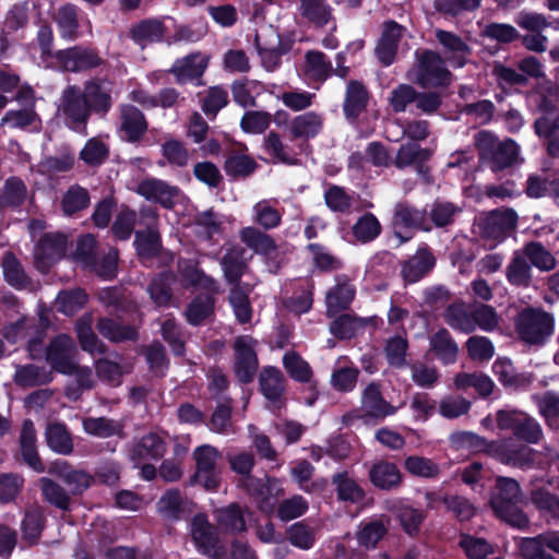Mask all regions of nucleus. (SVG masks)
<instances>
[{
  "mask_svg": "<svg viewBox=\"0 0 559 559\" xmlns=\"http://www.w3.org/2000/svg\"><path fill=\"white\" fill-rule=\"evenodd\" d=\"M522 499L523 492L518 480L504 476L496 477L489 499L490 507L499 519L518 528L528 525L527 515L519 507Z\"/></svg>",
  "mask_w": 559,
  "mask_h": 559,
  "instance_id": "f257e3e1",
  "label": "nucleus"
},
{
  "mask_svg": "<svg viewBox=\"0 0 559 559\" xmlns=\"http://www.w3.org/2000/svg\"><path fill=\"white\" fill-rule=\"evenodd\" d=\"M475 146L479 162L493 173L502 171L523 162L520 147L511 139L500 141L488 131H480L475 136Z\"/></svg>",
  "mask_w": 559,
  "mask_h": 559,
  "instance_id": "f03ea898",
  "label": "nucleus"
},
{
  "mask_svg": "<svg viewBox=\"0 0 559 559\" xmlns=\"http://www.w3.org/2000/svg\"><path fill=\"white\" fill-rule=\"evenodd\" d=\"M57 112L69 129L86 132L92 111L80 86L72 84L63 88Z\"/></svg>",
  "mask_w": 559,
  "mask_h": 559,
  "instance_id": "7ed1b4c3",
  "label": "nucleus"
},
{
  "mask_svg": "<svg viewBox=\"0 0 559 559\" xmlns=\"http://www.w3.org/2000/svg\"><path fill=\"white\" fill-rule=\"evenodd\" d=\"M519 337L530 345H542L554 332V318L548 312L526 308L515 319Z\"/></svg>",
  "mask_w": 559,
  "mask_h": 559,
  "instance_id": "20e7f679",
  "label": "nucleus"
},
{
  "mask_svg": "<svg viewBox=\"0 0 559 559\" xmlns=\"http://www.w3.org/2000/svg\"><path fill=\"white\" fill-rule=\"evenodd\" d=\"M391 225L394 237L397 238L399 245L408 242L412 234L406 235L411 230L430 231L431 225L425 210L417 209L408 201H399L394 204Z\"/></svg>",
  "mask_w": 559,
  "mask_h": 559,
  "instance_id": "39448f33",
  "label": "nucleus"
},
{
  "mask_svg": "<svg viewBox=\"0 0 559 559\" xmlns=\"http://www.w3.org/2000/svg\"><path fill=\"white\" fill-rule=\"evenodd\" d=\"M414 72L415 83L424 88L447 86L450 84L452 78L440 53L429 49L416 52Z\"/></svg>",
  "mask_w": 559,
  "mask_h": 559,
  "instance_id": "423d86ee",
  "label": "nucleus"
},
{
  "mask_svg": "<svg viewBox=\"0 0 559 559\" xmlns=\"http://www.w3.org/2000/svg\"><path fill=\"white\" fill-rule=\"evenodd\" d=\"M396 406L391 405L382 395L381 384L379 382H370L361 392L360 411L347 413L342 417L345 425L353 424L356 419H373L382 420L397 412Z\"/></svg>",
  "mask_w": 559,
  "mask_h": 559,
  "instance_id": "0eeeda50",
  "label": "nucleus"
},
{
  "mask_svg": "<svg viewBox=\"0 0 559 559\" xmlns=\"http://www.w3.org/2000/svg\"><path fill=\"white\" fill-rule=\"evenodd\" d=\"M56 67L62 72L84 73L100 68L107 61L92 47L76 45L53 53Z\"/></svg>",
  "mask_w": 559,
  "mask_h": 559,
  "instance_id": "6e6552de",
  "label": "nucleus"
},
{
  "mask_svg": "<svg viewBox=\"0 0 559 559\" xmlns=\"http://www.w3.org/2000/svg\"><path fill=\"white\" fill-rule=\"evenodd\" d=\"M192 457L195 462L193 481L206 490H216L221 483L222 452L211 444H202L193 450Z\"/></svg>",
  "mask_w": 559,
  "mask_h": 559,
  "instance_id": "1a4fd4ad",
  "label": "nucleus"
},
{
  "mask_svg": "<svg viewBox=\"0 0 559 559\" xmlns=\"http://www.w3.org/2000/svg\"><path fill=\"white\" fill-rule=\"evenodd\" d=\"M519 216L513 209H497L481 216L476 227L478 235L495 246L504 240L518 226Z\"/></svg>",
  "mask_w": 559,
  "mask_h": 559,
  "instance_id": "9d476101",
  "label": "nucleus"
},
{
  "mask_svg": "<svg viewBox=\"0 0 559 559\" xmlns=\"http://www.w3.org/2000/svg\"><path fill=\"white\" fill-rule=\"evenodd\" d=\"M45 324L35 318L22 317L5 328L4 336L9 342L16 343L27 340V350L32 359L41 354V344L45 337Z\"/></svg>",
  "mask_w": 559,
  "mask_h": 559,
  "instance_id": "9b49d317",
  "label": "nucleus"
},
{
  "mask_svg": "<svg viewBox=\"0 0 559 559\" xmlns=\"http://www.w3.org/2000/svg\"><path fill=\"white\" fill-rule=\"evenodd\" d=\"M255 346L257 341L249 335L238 336L234 341V372L238 381L241 383H251L257 376L259 359Z\"/></svg>",
  "mask_w": 559,
  "mask_h": 559,
  "instance_id": "f8f14e48",
  "label": "nucleus"
},
{
  "mask_svg": "<svg viewBox=\"0 0 559 559\" xmlns=\"http://www.w3.org/2000/svg\"><path fill=\"white\" fill-rule=\"evenodd\" d=\"M78 347L74 340L67 334L52 338L46 348V361L51 369L62 374H70L78 361Z\"/></svg>",
  "mask_w": 559,
  "mask_h": 559,
  "instance_id": "ddd939ff",
  "label": "nucleus"
},
{
  "mask_svg": "<svg viewBox=\"0 0 559 559\" xmlns=\"http://www.w3.org/2000/svg\"><path fill=\"white\" fill-rule=\"evenodd\" d=\"M68 239L60 233H47L34 248V263L40 272H47L66 253Z\"/></svg>",
  "mask_w": 559,
  "mask_h": 559,
  "instance_id": "4468645a",
  "label": "nucleus"
},
{
  "mask_svg": "<svg viewBox=\"0 0 559 559\" xmlns=\"http://www.w3.org/2000/svg\"><path fill=\"white\" fill-rule=\"evenodd\" d=\"M82 94L92 114L105 117L112 108V84L104 78H92L84 82Z\"/></svg>",
  "mask_w": 559,
  "mask_h": 559,
  "instance_id": "2eb2a0df",
  "label": "nucleus"
},
{
  "mask_svg": "<svg viewBox=\"0 0 559 559\" xmlns=\"http://www.w3.org/2000/svg\"><path fill=\"white\" fill-rule=\"evenodd\" d=\"M118 132L129 143L140 142L148 130L145 115L134 105L122 104L119 106Z\"/></svg>",
  "mask_w": 559,
  "mask_h": 559,
  "instance_id": "dca6fc26",
  "label": "nucleus"
},
{
  "mask_svg": "<svg viewBox=\"0 0 559 559\" xmlns=\"http://www.w3.org/2000/svg\"><path fill=\"white\" fill-rule=\"evenodd\" d=\"M141 219L145 223L146 229L135 233L136 251L141 259H151L158 254L162 243L159 233L156 228L157 214L153 210H142Z\"/></svg>",
  "mask_w": 559,
  "mask_h": 559,
  "instance_id": "f3484780",
  "label": "nucleus"
},
{
  "mask_svg": "<svg viewBox=\"0 0 559 559\" xmlns=\"http://www.w3.org/2000/svg\"><path fill=\"white\" fill-rule=\"evenodd\" d=\"M165 453L166 443L164 439L155 432H150L134 440L128 450L129 459L135 466H140L146 461L159 460Z\"/></svg>",
  "mask_w": 559,
  "mask_h": 559,
  "instance_id": "a211bd4d",
  "label": "nucleus"
},
{
  "mask_svg": "<svg viewBox=\"0 0 559 559\" xmlns=\"http://www.w3.org/2000/svg\"><path fill=\"white\" fill-rule=\"evenodd\" d=\"M436 265V257L431 249L424 245L414 255L402 263L401 275L405 283L414 284L429 274Z\"/></svg>",
  "mask_w": 559,
  "mask_h": 559,
  "instance_id": "6ab92c4d",
  "label": "nucleus"
},
{
  "mask_svg": "<svg viewBox=\"0 0 559 559\" xmlns=\"http://www.w3.org/2000/svg\"><path fill=\"white\" fill-rule=\"evenodd\" d=\"M356 295V288L352 280L345 274L335 276V285L331 287L325 295L326 313L329 317H335L341 311L347 309Z\"/></svg>",
  "mask_w": 559,
  "mask_h": 559,
  "instance_id": "aec40b11",
  "label": "nucleus"
},
{
  "mask_svg": "<svg viewBox=\"0 0 559 559\" xmlns=\"http://www.w3.org/2000/svg\"><path fill=\"white\" fill-rule=\"evenodd\" d=\"M37 436L34 423L31 419H24L19 437L20 454L23 462L36 473H44L46 466L39 456L37 450Z\"/></svg>",
  "mask_w": 559,
  "mask_h": 559,
  "instance_id": "412c9836",
  "label": "nucleus"
},
{
  "mask_svg": "<svg viewBox=\"0 0 559 559\" xmlns=\"http://www.w3.org/2000/svg\"><path fill=\"white\" fill-rule=\"evenodd\" d=\"M136 192L146 200L159 203L167 209H171L179 197L178 187L156 178L142 180L138 185Z\"/></svg>",
  "mask_w": 559,
  "mask_h": 559,
  "instance_id": "4be33fe9",
  "label": "nucleus"
},
{
  "mask_svg": "<svg viewBox=\"0 0 559 559\" xmlns=\"http://www.w3.org/2000/svg\"><path fill=\"white\" fill-rule=\"evenodd\" d=\"M435 36L443 48L445 60L452 67L461 68L466 64L472 49L459 35L444 29H436Z\"/></svg>",
  "mask_w": 559,
  "mask_h": 559,
  "instance_id": "5701e85b",
  "label": "nucleus"
},
{
  "mask_svg": "<svg viewBox=\"0 0 559 559\" xmlns=\"http://www.w3.org/2000/svg\"><path fill=\"white\" fill-rule=\"evenodd\" d=\"M495 457L502 464L527 468L534 464V450L511 440H498Z\"/></svg>",
  "mask_w": 559,
  "mask_h": 559,
  "instance_id": "b1692460",
  "label": "nucleus"
},
{
  "mask_svg": "<svg viewBox=\"0 0 559 559\" xmlns=\"http://www.w3.org/2000/svg\"><path fill=\"white\" fill-rule=\"evenodd\" d=\"M285 377L275 367H265L259 374L260 391L275 407H282L285 393Z\"/></svg>",
  "mask_w": 559,
  "mask_h": 559,
  "instance_id": "393cba45",
  "label": "nucleus"
},
{
  "mask_svg": "<svg viewBox=\"0 0 559 559\" xmlns=\"http://www.w3.org/2000/svg\"><path fill=\"white\" fill-rule=\"evenodd\" d=\"M429 350L443 365H452L459 357V345L445 328L438 329L429 336Z\"/></svg>",
  "mask_w": 559,
  "mask_h": 559,
  "instance_id": "a878e982",
  "label": "nucleus"
},
{
  "mask_svg": "<svg viewBox=\"0 0 559 559\" xmlns=\"http://www.w3.org/2000/svg\"><path fill=\"white\" fill-rule=\"evenodd\" d=\"M403 31V26L394 21L383 24L382 35L376 48L377 57L383 66H390L394 61Z\"/></svg>",
  "mask_w": 559,
  "mask_h": 559,
  "instance_id": "bb28decb",
  "label": "nucleus"
},
{
  "mask_svg": "<svg viewBox=\"0 0 559 559\" xmlns=\"http://www.w3.org/2000/svg\"><path fill=\"white\" fill-rule=\"evenodd\" d=\"M246 250L240 246L229 247L221 260L225 281L230 285H241L240 280L248 271V263L245 259Z\"/></svg>",
  "mask_w": 559,
  "mask_h": 559,
  "instance_id": "cd10ccee",
  "label": "nucleus"
},
{
  "mask_svg": "<svg viewBox=\"0 0 559 559\" xmlns=\"http://www.w3.org/2000/svg\"><path fill=\"white\" fill-rule=\"evenodd\" d=\"M206 67L207 58L200 52H195L177 59L169 69V73L175 75L179 84H182L187 81L200 79Z\"/></svg>",
  "mask_w": 559,
  "mask_h": 559,
  "instance_id": "c85d7f7f",
  "label": "nucleus"
},
{
  "mask_svg": "<svg viewBox=\"0 0 559 559\" xmlns=\"http://www.w3.org/2000/svg\"><path fill=\"white\" fill-rule=\"evenodd\" d=\"M371 484L382 490H393L403 483V475L395 463L378 461L369 469Z\"/></svg>",
  "mask_w": 559,
  "mask_h": 559,
  "instance_id": "c756f323",
  "label": "nucleus"
},
{
  "mask_svg": "<svg viewBox=\"0 0 559 559\" xmlns=\"http://www.w3.org/2000/svg\"><path fill=\"white\" fill-rule=\"evenodd\" d=\"M323 128V117L314 111H308L294 117L288 127L292 140L308 141L317 136Z\"/></svg>",
  "mask_w": 559,
  "mask_h": 559,
  "instance_id": "7c9ffc66",
  "label": "nucleus"
},
{
  "mask_svg": "<svg viewBox=\"0 0 559 559\" xmlns=\"http://www.w3.org/2000/svg\"><path fill=\"white\" fill-rule=\"evenodd\" d=\"M53 380L52 370L34 364L16 365L13 376L14 383L23 389L43 386Z\"/></svg>",
  "mask_w": 559,
  "mask_h": 559,
  "instance_id": "2f4dec72",
  "label": "nucleus"
},
{
  "mask_svg": "<svg viewBox=\"0 0 559 559\" xmlns=\"http://www.w3.org/2000/svg\"><path fill=\"white\" fill-rule=\"evenodd\" d=\"M166 27L160 20L145 19L133 24L129 29V36L141 48L162 41Z\"/></svg>",
  "mask_w": 559,
  "mask_h": 559,
  "instance_id": "473e14b6",
  "label": "nucleus"
},
{
  "mask_svg": "<svg viewBox=\"0 0 559 559\" xmlns=\"http://www.w3.org/2000/svg\"><path fill=\"white\" fill-rule=\"evenodd\" d=\"M240 241L257 254L269 255L277 250L274 238L258 226H247L239 230Z\"/></svg>",
  "mask_w": 559,
  "mask_h": 559,
  "instance_id": "72a5a7b5",
  "label": "nucleus"
},
{
  "mask_svg": "<svg viewBox=\"0 0 559 559\" xmlns=\"http://www.w3.org/2000/svg\"><path fill=\"white\" fill-rule=\"evenodd\" d=\"M331 481L338 500L352 504H359L365 500V490L347 471L335 473Z\"/></svg>",
  "mask_w": 559,
  "mask_h": 559,
  "instance_id": "f704fd0d",
  "label": "nucleus"
},
{
  "mask_svg": "<svg viewBox=\"0 0 559 559\" xmlns=\"http://www.w3.org/2000/svg\"><path fill=\"white\" fill-rule=\"evenodd\" d=\"M191 535L199 548L205 555H212L217 542L215 527L205 514H197L191 521Z\"/></svg>",
  "mask_w": 559,
  "mask_h": 559,
  "instance_id": "c9c22d12",
  "label": "nucleus"
},
{
  "mask_svg": "<svg viewBox=\"0 0 559 559\" xmlns=\"http://www.w3.org/2000/svg\"><path fill=\"white\" fill-rule=\"evenodd\" d=\"M175 281L176 276L171 272H162L150 281L146 292L156 307L166 308L173 305L171 285Z\"/></svg>",
  "mask_w": 559,
  "mask_h": 559,
  "instance_id": "e433bc0d",
  "label": "nucleus"
},
{
  "mask_svg": "<svg viewBox=\"0 0 559 559\" xmlns=\"http://www.w3.org/2000/svg\"><path fill=\"white\" fill-rule=\"evenodd\" d=\"M28 190L24 181L17 177L8 178L0 190V211H14L26 201Z\"/></svg>",
  "mask_w": 559,
  "mask_h": 559,
  "instance_id": "4c0bfd02",
  "label": "nucleus"
},
{
  "mask_svg": "<svg viewBox=\"0 0 559 559\" xmlns=\"http://www.w3.org/2000/svg\"><path fill=\"white\" fill-rule=\"evenodd\" d=\"M84 432L97 438H124V424L108 417H86L82 420Z\"/></svg>",
  "mask_w": 559,
  "mask_h": 559,
  "instance_id": "58836bf2",
  "label": "nucleus"
},
{
  "mask_svg": "<svg viewBox=\"0 0 559 559\" xmlns=\"http://www.w3.org/2000/svg\"><path fill=\"white\" fill-rule=\"evenodd\" d=\"M45 439L48 448L55 453L70 455L73 452V438L63 423H49L46 426Z\"/></svg>",
  "mask_w": 559,
  "mask_h": 559,
  "instance_id": "ea45409f",
  "label": "nucleus"
},
{
  "mask_svg": "<svg viewBox=\"0 0 559 559\" xmlns=\"http://www.w3.org/2000/svg\"><path fill=\"white\" fill-rule=\"evenodd\" d=\"M444 322L452 329L463 332H474L472 304L455 301L449 305L443 314Z\"/></svg>",
  "mask_w": 559,
  "mask_h": 559,
  "instance_id": "a19ab883",
  "label": "nucleus"
},
{
  "mask_svg": "<svg viewBox=\"0 0 559 559\" xmlns=\"http://www.w3.org/2000/svg\"><path fill=\"white\" fill-rule=\"evenodd\" d=\"M508 282L516 287L528 288L533 282V271L521 250H515L506 269Z\"/></svg>",
  "mask_w": 559,
  "mask_h": 559,
  "instance_id": "79ce46f5",
  "label": "nucleus"
},
{
  "mask_svg": "<svg viewBox=\"0 0 559 559\" xmlns=\"http://www.w3.org/2000/svg\"><path fill=\"white\" fill-rule=\"evenodd\" d=\"M276 200L263 199L252 206V222L264 230L277 228L282 224V213L275 206Z\"/></svg>",
  "mask_w": 559,
  "mask_h": 559,
  "instance_id": "37998d69",
  "label": "nucleus"
},
{
  "mask_svg": "<svg viewBox=\"0 0 559 559\" xmlns=\"http://www.w3.org/2000/svg\"><path fill=\"white\" fill-rule=\"evenodd\" d=\"M246 509L238 503L216 509L214 512L217 525L227 533H241L246 531Z\"/></svg>",
  "mask_w": 559,
  "mask_h": 559,
  "instance_id": "c03bdc74",
  "label": "nucleus"
},
{
  "mask_svg": "<svg viewBox=\"0 0 559 559\" xmlns=\"http://www.w3.org/2000/svg\"><path fill=\"white\" fill-rule=\"evenodd\" d=\"M431 157V151L421 147L418 143L407 142L396 151L393 164L399 169L416 166L421 170L423 164Z\"/></svg>",
  "mask_w": 559,
  "mask_h": 559,
  "instance_id": "a18cd8bd",
  "label": "nucleus"
},
{
  "mask_svg": "<svg viewBox=\"0 0 559 559\" xmlns=\"http://www.w3.org/2000/svg\"><path fill=\"white\" fill-rule=\"evenodd\" d=\"M96 328L105 338L114 343L134 342L139 338L138 329L135 326L122 324L110 318H99Z\"/></svg>",
  "mask_w": 559,
  "mask_h": 559,
  "instance_id": "49530a36",
  "label": "nucleus"
},
{
  "mask_svg": "<svg viewBox=\"0 0 559 559\" xmlns=\"http://www.w3.org/2000/svg\"><path fill=\"white\" fill-rule=\"evenodd\" d=\"M369 93L358 81H349L346 87L344 112L349 119L357 118L367 107Z\"/></svg>",
  "mask_w": 559,
  "mask_h": 559,
  "instance_id": "de8ad7c7",
  "label": "nucleus"
},
{
  "mask_svg": "<svg viewBox=\"0 0 559 559\" xmlns=\"http://www.w3.org/2000/svg\"><path fill=\"white\" fill-rule=\"evenodd\" d=\"M38 484L45 502L61 511L70 510L72 495L66 488L48 477L39 478Z\"/></svg>",
  "mask_w": 559,
  "mask_h": 559,
  "instance_id": "09e8293b",
  "label": "nucleus"
},
{
  "mask_svg": "<svg viewBox=\"0 0 559 559\" xmlns=\"http://www.w3.org/2000/svg\"><path fill=\"white\" fill-rule=\"evenodd\" d=\"M520 250L527 259L531 266L533 265L542 272H548L556 267V258L538 241L526 242Z\"/></svg>",
  "mask_w": 559,
  "mask_h": 559,
  "instance_id": "8fccbe9b",
  "label": "nucleus"
},
{
  "mask_svg": "<svg viewBox=\"0 0 559 559\" xmlns=\"http://www.w3.org/2000/svg\"><path fill=\"white\" fill-rule=\"evenodd\" d=\"M453 384L457 390L474 388L476 392L486 397L493 391V381L483 372H459L453 378Z\"/></svg>",
  "mask_w": 559,
  "mask_h": 559,
  "instance_id": "3c124183",
  "label": "nucleus"
},
{
  "mask_svg": "<svg viewBox=\"0 0 559 559\" xmlns=\"http://www.w3.org/2000/svg\"><path fill=\"white\" fill-rule=\"evenodd\" d=\"M461 211V207L453 202L437 200L430 205L427 217L431 228H444L455 222Z\"/></svg>",
  "mask_w": 559,
  "mask_h": 559,
  "instance_id": "603ef678",
  "label": "nucleus"
},
{
  "mask_svg": "<svg viewBox=\"0 0 559 559\" xmlns=\"http://www.w3.org/2000/svg\"><path fill=\"white\" fill-rule=\"evenodd\" d=\"M1 266L7 283L17 289L25 288L31 281L27 276L22 263L11 251L3 253Z\"/></svg>",
  "mask_w": 559,
  "mask_h": 559,
  "instance_id": "864d4df0",
  "label": "nucleus"
},
{
  "mask_svg": "<svg viewBox=\"0 0 559 559\" xmlns=\"http://www.w3.org/2000/svg\"><path fill=\"white\" fill-rule=\"evenodd\" d=\"M263 147L275 162L287 165L296 164V153L288 144L284 143L278 133L269 132L263 140Z\"/></svg>",
  "mask_w": 559,
  "mask_h": 559,
  "instance_id": "5fc2aeb1",
  "label": "nucleus"
},
{
  "mask_svg": "<svg viewBox=\"0 0 559 559\" xmlns=\"http://www.w3.org/2000/svg\"><path fill=\"white\" fill-rule=\"evenodd\" d=\"M333 71V67L328 57L319 50H309L305 56V72L314 81H325Z\"/></svg>",
  "mask_w": 559,
  "mask_h": 559,
  "instance_id": "6e6d98bb",
  "label": "nucleus"
},
{
  "mask_svg": "<svg viewBox=\"0 0 559 559\" xmlns=\"http://www.w3.org/2000/svg\"><path fill=\"white\" fill-rule=\"evenodd\" d=\"M283 366L289 377L297 382L311 383L314 381L311 366L295 350H289L284 355Z\"/></svg>",
  "mask_w": 559,
  "mask_h": 559,
  "instance_id": "4d7b16f0",
  "label": "nucleus"
},
{
  "mask_svg": "<svg viewBox=\"0 0 559 559\" xmlns=\"http://www.w3.org/2000/svg\"><path fill=\"white\" fill-rule=\"evenodd\" d=\"M382 231L379 219L372 213H365L359 216L352 227L354 238L360 243L373 241Z\"/></svg>",
  "mask_w": 559,
  "mask_h": 559,
  "instance_id": "13d9d810",
  "label": "nucleus"
},
{
  "mask_svg": "<svg viewBox=\"0 0 559 559\" xmlns=\"http://www.w3.org/2000/svg\"><path fill=\"white\" fill-rule=\"evenodd\" d=\"M76 332L80 345L83 350L90 354H104L106 345L97 337L92 330V317L84 316L76 323Z\"/></svg>",
  "mask_w": 559,
  "mask_h": 559,
  "instance_id": "bf43d9fd",
  "label": "nucleus"
},
{
  "mask_svg": "<svg viewBox=\"0 0 559 559\" xmlns=\"http://www.w3.org/2000/svg\"><path fill=\"white\" fill-rule=\"evenodd\" d=\"M61 210L64 215L72 216L90 205V193L87 189L73 185L62 195Z\"/></svg>",
  "mask_w": 559,
  "mask_h": 559,
  "instance_id": "052dcab7",
  "label": "nucleus"
},
{
  "mask_svg": "<svg viewBox=\"0 0 559 559\" xmlns=\"http://www.w3.org/2000/svg\"><path fill=\"white\" fill-rule=\"evenodd\" d=\"M300 14L317 27H323L332 20L331 8L325 0H300Z\"/></svg>",
  "mask_w": 559,
  "mask_h": 559,
  "instance_id": "680f3d73",
  "label": "nucleus"
},
{
  "mask_svg": "<svg viewBox=\"0 0 559 559\" xmlns=\"http://www.w3.org/2000/svg\"><path fill=\"white\" fill-rule=\"evenodd\" d=\"M250 290L249 285H234L229 292V302L240 323H248L252 317V309L249 301Z\"/></svg>",
  "mask_w": 559,
  "mask_h": 559,
  "instance_id": "e2e57ef3",
  "label": "nucleus"
},
{
  "mask_svg": "<svg viewBox=\"0 0 559 559\" xmlns=\"http://www.w3.org/2000/svg\"><path fill=\"white\" fill-rule=\"evenodd\" d=\"M45 515L44 511L38 506H33L25 511L24 519L22 521L23 537L31 544L36 543L44 530Z\"/></svg>",
  "mask_w": 559,
  "mask_h": 559,
  "instance_id": "0e129e2a",
  "label": "nucleus"
},
{
  "mask_svg": "<svg viewBox=\"0 0 559 559\" xmlns=\"http://www.w3.org/2000/svg\"><path fill=\"white\" fill-rule=\"evenodd\" d=\"M178 270L182 278L192 286H199L207 290H216V281L206 275L195 263L182 260L178 263Z\"/></svg>",
  "mask_w": 559,
  "mask_h": 559,
  "instance_id": "69168bd1",
  "label": "nucleus"
},
{
  "mask_svg": "<svg viewBox=\"0 0 559 559\" xmlns=\"http://www.w3.org/2000/svg\"><path fill=\"white\" fill-rule=\"evenodd\" d=\"M258 168L257 162L249 155L233 153L225 163L224 169L229 177L246 178L252 175Z\"/></svg>",
  "mask_w": 559,
  "mask_h": 559,
  "instance_id": "338daca9",
  "label": "nucleus"
},
{
  "mask_svg": "<svg viewBox=\"0 0 559 559\" xmlns=\"http://www.w3.org/2000/svg\"><path fill=\"white\" fill-rule=\"evenodd\" d=\"M359 373L355 366H337L332 371L330 383L335 391L348 393L356 388Z\"/></svg>",
  "mask_w": 559,
  "mask_h": 559,
  "instance_id": "774afa93",
  "label": "nucleus"
}]
</instances>
